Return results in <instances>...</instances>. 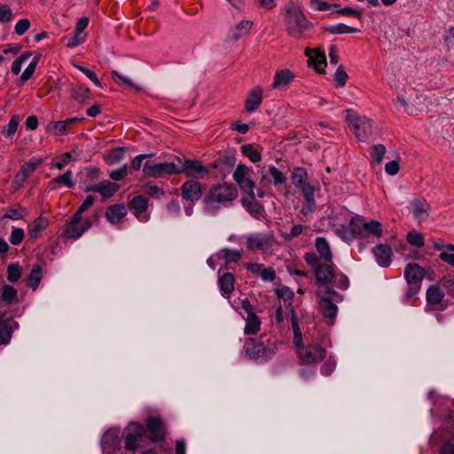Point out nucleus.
<instances>
[{"mask_svg": "<svg viewBox=\"0 0 454 454\" xmlns=\"http://www.w3.org/2000/svg\"><path fill=\"white\" fill-rule=\"evenodd\" d=\"M281 15L286 31L294 38H302L313 27L303 13L301 5L296 2L291 1L286 4L281 9Z\"/></svg>", "mask_w": 454, "mask_h": 454, "instance_id": "obj_1", "label": "nucleus"}, {"mask_svg": "<svg viewBox=\"0 0 454 454\" xmlns=\"http://www.w3.org/2000/svg\"><path fill=\"white\" fill-rule=\"evenodd\" d=\"M292 328L294 332V345L299 361L304 364H313L322 362L326 356L325 348L317 343H303L302 334L294 316L292 317Z\"/></svg>", "mask_w": 454, "mask_h": 454, "instance_id": "obj_2", "label": "nucleus"}, {"mask_svg": "<svg viewBox=\"0 0 454 454\" xmlns=\"http://www.w3.org/2000/svg\"><path fill=\"white\" fill-rule=\"evenodd\" d=\"M238 196L236 187L229 183L213 185L203 198V204L207 212L215 214L226 207Z\"/></svg>", "mask_w": 454, "mask_h": 454, "instance_id": "obj_3", "label": "nucleus"}, {"mask_svg": "<svg viewBox=\"0 0 454 454\" xmlns=\"http://www.w3.org/2000/svg\"><path fill=\"white\" fill-rule=\"evenodd\" d=\"M243 349L252 360L268 361L277 353L278 347L270 340L265 343L259 339L249 338L245 341Z\"/></svg>", "mask_w": 454, "mask_h": 454, "instance_id": "obj_4", "label": "nucleus"}, {"mask_svg": "<svg viewBox=\"0 0 454 454\" xmlns=\"http://www.w3.org/2000/svg\"><path fill=\"white\" fill-rule=\"evenodd\" d=\"M319 298V310L325 318L329 319L332 324L336 317L338 307L336 302L341 301V295L331 289L329 286H318L317 291Z\"/></svg>", "mask_w": 454, "mask_h": 454, "instance_id": "obj_5", "label": "nucleus"}, {"mask_svg": "<svg viewBox=\"0 0 454 454\" xmlns=\"http://www.w3.org/2000/svg\"><path fill=\"white\" fill-rule=\"evenodd\" d=\"M294 185L298 188L305 198L306 207L312 211L316 202L314 199L315 186L308 181V173L302 168H295L291 176Z\"/></svg>", "mask_w": 454, "mask_h": 454, "instance_id": "obj_6", "label": "nucleus"}, {"mask_svg": "<svg viewBox=\"0 0 454 454\" xmlns=\"http://www.w3.org/2000/svg\"><path fill=\"white\" fill-rule=\"evenodd\" d=\"M346 121L353 129L356 137L361 141L367 140L372 134V121L365 116H359L353 110L346 111Z\"/></svg>", "mask_w": 454, "mask_h": 454, "instance_id": "obj_7", "label": "nucleus"}, {"mask_svg": "<svg viewBox=\"0 0 454 454\" xmlns=\"http://www.w3.org/2000/svg\"><path fill=\"white\" fill-rule=\"evenodd\" d=\"M143 173L147 177L159 178L167 175L180 173V168L172 162L150 164L146 161L143 165Z\"/></svg>", "mask_w": 454, "mask_h": 454, "instance_id": "obj_8", "label": "nucleus"}, {"mask_svg": "<svg viewBox=\"0 0 454 454\" xmlns=\"http://www.w3.org/2000/svg\"><path fill=\"white\" fill-rule=\"evenodd\" d=\"M253 169L246 165L239 163L235 168L232 177L239 189L243 192H252L254 188V183L252 181Z\"/></svg>", "mask_w": 454, "mask_h": 454, "instance_id": "obj_9", "label": "nucleus"}, {"mask_svg": "<svg viewBox=\"0 0 454 454\" xmlns=\"http://www.w3.org/2000/svg\"><path fill=\"white\" fill-rule=\"evenodd\" d=\"M274 243V236L269 233H251L246 237V247L248 250L266 251Z\"/></svg>", "mask_w": 454, "mask_h": 454, "instance_id": "obj_10", "label": "nucleus"}, {"mask_svg": "<svg viewBox=\"0 0 454 454\" xmlns=\"http://www.w3.org/2000/svg\"><path fill=\"white\" fill-rule=\"evenodd\" d=\"M145 434L144 427L139 423H130L124 432L125 448L129 450H135L138 447V440Z\"/></svg>", "mask_w": 454, "mask_h": 454, "instance_id": "obj_11", "label": "nucleus"}, {"mask_svg": "<svg viewBox=\"0 0 454 454\" xmlns=\"http://www.w3.org/2000/svg\"><path fill=\"white\" fill-rule=\"evenodd\" d=\"M74 221V215L67 225L64 233L67 239H76L91 227V221L89 218L82 219V217L74 223H73Z\"/></svg>", "mask_w": 454, "mask_h": 454, "instance_id": "obj_12", "label": "nucleus"}, {"mask_svg": "<svg viewBox=\"0 0 454 454\" xmlns=\"http://www.w3.org/2000/svg\"><path fill=\"white\" fill-rule=\"evenodd\" d=\"M181 195L187 201H198L202 196L200 183L192 179L184 182L181 186Z\"/></svg>", "mask_w": 454, "mask_h": 454, "instance_id": "obj_13", "label": "nucleus"}, {"mask_svg": "<svg viewBox=\"0 0 454 454\" xmlns=\"http://www.w3.org/2000/svg\"><path fill=\"white\" fill-rule=\"evenodd\" d=\"M148 437L153 442H160L164 439L165 429L161 419L150 417L146 422Z\"/></svg>", "mask_w": 454, "mask_h": 454, "instance_id": "obj_14", "label": "nucleus"}, {"mask_svg": "<svg viewBox=\"0 0 454 454\" xmlns=\"http://www.w3.org/2000/svg\"><path fill=\"white\" fill-rule=\"evenodd\" d=\"M183 172L188 176L203 178L208 174V168L199 160H186L183 163L180 173Z\"/></svg>", "mask_w": 454, "mask_h": 454, "instance_id": "obj_15", "label": "nucleus"}, {"mask_svg": "<svg viewBox=\"0 0 454 454\" xmlns=\"http://www.w3.org/2000/svg\"><path fill=\"white\" fill-rule=\"evenodd\" d=\"M42 163L43 159L41 158L24 163L20 171L16 174L13 179V184H16L18 187L21 186L26 182L29 175L32 174Z\"/></svg>", "mask_w": 454, "mask_h": 454, "instance_id": "obj_16", "label": "nucleus"}, {"mask_svg": "<svg viewBox=\"0 0 454 454\" xmlns=\"http://www.w3.org/2000/svg\"><path fill=\"white\" fill-rule=\"evenodd\" d=\"M119 190V185L108 180L102 181L98 184L89 186L85 192H94L99 193L103 198L107 199L114 195Z\"/></svg>", "mask_w": 454, "mask_h": 454, "instance_id": "obj_17", "label": "nucleus"}, {"mask_svg": "<svg viewBox=\"0 0 454 454\" xmlns=\"http://www.w3.org/2000/svg\"><path fill=\"white\" fill-rule=\"evenodd\" d=\"M241 203L247 211L254 217L259 218L262 215L263 207L255 200L254 191L252 192H247V196L242 198Z\"/></svg>", "mask_w": 454, "mask_h": 454, "instance_id": "obj_18", "label": "nucleus"}, {"mask_svg": "<svg viewBox=\"0 0 454 454\" xmlns=\"http://www.w3.org/2000/svg\"><path fill=\"white\" fill-rule=\"evenodd\" d=\"M372 253L378 264L381 267H387L392 262L393 252L387 244H380L372 248Z\"/></svg>", "mask_w": 454, "mask_h": 454, "instance_id": "obj_19", "label": "nucleus"}, {"mask_svg": "<svg viewBox=\"0 0 454 454\" xmlns=\"http://www.w3.org/2000/svg\"><path fill=\"white\" fill-rule=\"evenodd\" d=\"M334 273L333 262L319 264L315 270L316 278L319 283V286H328L327 285L332 282Z\"/></svg>", "mask_w": 454, "mask_h": 454, "instance_id": "obj_20", "label": "nucleus"}, {"mask_svg": "<svg viewBox=\"0 0 454 454\" xmlns=\"http://www.w3.org/2000/svg\"><path fill=\"white\" fill-rule=\"evenodd\" d=\"M425 276V270L418 263H408L404 270V278L408 284H420Z\"/></svg>", "mask_w": 454, "mask_h": 454, "instance_id": "obj_21", "label": "nucleus"}, {"mask_svg": "<svg viewBox=\"0 0 454 454\" xmlns=\"http://www.w3.org/2000/svg\"><path fill=\"white\" fill-rule=\"evenodd\" d=\"M127 215V209L123 204H114L106 210V217L112 224L121 223Z\"/></svg>", "mask_w": 454, "mask_h": 454, "instance_id": "obj_22", "label": "nucleus"}, {"mask_svg": "<svg viewBox=\"0 0 454 454\" xmlns=\"http://www.w3.org/2000/svg\"><path fill=\"white\" fill-rule=\"evenodd\" d=\"M262 92L260 86H256L249 91L245 105L247 113H253L260 106L262 102Z\"/></svg>", "mask_w": 454, "mask_h": 454, "instance_id": "obj_23", "label": "nucleus"}, {"mask_svg": "<svg viewBox=\"0 0 454 454\" xmlns=\"http://www.w3.org/2000/svg\"><path fill=\"white\" fill-rule=\"evenodd\" d=\"M411 213L419 222L425 221L429 216L430 206L426 200H415L411 203Z\"/></svg>", "mask_w": 454, "mask_h": 454, "instance_id": "obj_24", "label": "nucleus"}, {"mask_svg": "<svg viewBox=\"0 0 454 454\" xmlns=\"http://www.w3.org/2000/svg\"><path fill=\"white\" fill-rule=\"evenodd\" d=\"M129 207L140 221L145 222L148 220L146 215L140 216L148 207V200L145 197L141 195L134 197L129 202Z\"/></svg>", "mask_w": 454, "mask_h": 454, "instance_id": "obj_25", "label": "nucleus"}, {"mask_svg": "<svg viewBox=\"0 0 454 454\" xmlns=\"http://www.w3.org/2000/svg\"><path fill=\"white\" fill-rule=\"evenodd\" d=\"M294 79V74L289 69H281L276 72L274 75V80L272 83V88L274 89H283L286 88L293 80Z\"/></svg>", "mask_w": 454, "mask_h": 454, "instance_id": "obj_26", "label": "nucleus"}, {"mask_svg": "<svg viewBox=\"0 0 454 454\" xmlns=\"http://www.w3.org/2000/svg\"><path fill=\"white\" fill-rule=\"evenodd\" d=\"M217 284L223 295L230 294L234 290L235 277L232 273H223L218 278Z\"/></svg>", "mask_w": 454, "mask_h": 454, "instance_id": "obj_27", "label": "nucleus"}, {"mask_svg": "<svg viewBox=\"0 0 454 454\" xmlns=\"http://www.w3.org/2000/svg\"><path fill=\"white\" fill-rule=\"evenodd\" d=\"M306 54L309 57V61L314 65L315 69L319 73L324 72L325 67H326L325 53L319 50H309Z\"/></svg>", "mask_w": 454, "mask_h": 454, "instance_id": "obj_28", "label": "nucleus"}, {"mask_svg": "<svg viewBox=\"0 0 454 454\" xmlns=\"http://www.w3.org/2000/svg\"><path fill=\"white\" fill-rule=\"evenodd\" d=\"M118 444V434L114 430L106 431L101 438V445L105 451H113Z\"/></svg>", "mask_w": 454, "mask_h": 454, "instance_id": "obj_29", "label": "nucleus"}, {"mask_svg": "<svg viewBox=\"0 0 454 454\" xmlns=\"http://www.w3.org/2000/svg\"><path fill=\"white\" fill-rule=\"evenodd\" d=\"M253 23L250 20H243L237 24L234 29L229 32V37L232 41H237L247 35L252 27Z\"/></svg>", "mask_w": 454, "mask_h": 454, "instance_id": "obj_30", "label": "nucleus"}, {"mask_svg": "<svg viewBox=\"0 0 454 454\" xmlns=\"http://www.w3.org/2000/svg\"><path fill=\"white\" fill-rule=\"evenodd\" d=\"M215 256L219 260H223L226 263L238 262L242 254L239 250L223 248L219 250Z\"/></svg>", "mask_w": 454, "mask_h": 454, "instance_id": "obj_31", "label": "nucleus"}, {"mask_svg": "<svg viewBox=\"0 0 454 454\" xmlns=\"http://www.w3.org/2000/svg\"><path fill=\"white\" fill-rule=\"evenodd\" d=\"M381 235L382 228L381 223L379 221H366V219H364L362 237L373 236L380 238Z\"/></svg>", "mask_w": 454, "mask_h": 454, "instance_id": "obj_32", "label": "nucleus"}, {"mask_svg": "<svg viewBox=\"0 0 454 454\" xmlns=\"http://www.w3.org/2000/svg\"><path fill=\"white\" fill-rule=\"evenodd\" d=\"M49 224L46 217L39 216L28 227V235L31 239H35L39 237V233L43 231Z\"/></svg>", "mask_w": 454, "mask_h": 454, "instance_id": "obj_33", "label": "nucleus"}, {"mask_svg": "<svg viewBox=\"0 0 454 454\" xmlns=\"http://www.w3.org/2000/svg\"><path fill=\"white\" fill-rule=\"evenodd\" d=\"M364 219L365 218L356 215L350 216L347 220V223L349 225V229L353 234L354 239L363 236Z\"/></svg>", "mask_w": 454, "mask_h": 454, "instance_id": "obj_34", "label": "nucleus"}, {"mask_svg": "<svg viewBox=\"0 0 454 454\" xmlns=\"http://www.w3.org/2000/svg\"><path fill=\"white\" fill-rule=\"evenodd\" d=\"M316 247L321 257L324 258L326 262L332 263V251L329 243L325 238L319 237L316 239Z\"/></svg>", "mask_w": 454, "mask_h": 454, "instance_id": "obj_35", "label": "nucleus"}, {"mask_svg": "<svg viewBox=\"0 0 454 454\" xmlns=\"http://www.w3.org/2000/svg\"><path fill=\"white\" fill-rule=\"evenodd\" d=\"M261 321L254 313H249L246 319L245 334H255L259 332Z\"/></svg>", "mask_w": 454, "mask_h": 454, "instance_id": "obj_36", "label": "nucleus"}, {"mask_svg": "<svg viewBox=\"0 0 454 454\" xmlns=\"http://www.w3.org/2000/svg\"><path fill=\"white\" fill-rule=\"evenodd\" d=\"M434 248L437 250H442V253L440 254L441 260L454 267V246L448 245L446 247H443L435 244Z\"/></svg>", "mask_w": 454, "mask_h": 454, "instance_id": "obj_37", "label": "nucleus"}, {"mask_svg": "<svg viewBox=\"0 0 454 454\" xmlns=\"http://www.w3.org/2000/svg\"><path fill=\"white\" fill-rule=\"evenodd\" d=\"M444 294L442 289L437 286H431L427 292V301L429 304H439Z\"/></svg>", "mask_w": 454, "mask_h": 454, "instance_id": "obj_38", "label": "nucleus"}, {"mask_svg": "<svg viewBox=\"0 0 454 454\" xmlns=\"http://www.w3.org/2000/svg\"><path fill=\"white\" fill-rule=\"evenodd\" d=\"M42 279V268L40 265H34L32 270L27 279V285L33 290H35Z\"/></svg>", "mask_w": 454, "mask_h": 454, "instance_id": "obj_39", "label": "nucleus"}, {"mask_svg": "<svg viewBox=\"0 0 454 454\" xmlns=\"http://www.w3.org/2000/svg\"><path fill=\"white\" fill-rule=\"evenodd\" d=\"M79 158V153L76 151L67 152L60 155L54 163V167L58 169H62L71 160H77Z\"/></svg>", "mask_w": 454, "mask_h": 454, "instance_id": "obj_40", "label": "nucleus"}, {"mask_svg": "<svg viewBox=\"0 0 454 454\" xmlns=\"http://www.w3.org/2000/svg\"><path fill=\"white\" fill-rule=\"evenodd\" d=\"M333 229L335 234L343 241L351 242L355 239L348 224H333Z\"/></svg>", "mask_w": 454, "mask_h": 454, "instance_id": "obj_41", "label": "nucleus"}, {"mask_svg": "<svg viewBox=\"0 0 454 454\" xmlns=\"http://www.w3.org/2000/svg\"><path fill=\"white\" fill-rule=\"evenodd\" d=\"M16 299L17 291L15 290V288L8 285L4 286V287L2 288L0 298L1 302L12 304L16 301Z\"/></svg>", "mask_w": 454, "mask_h": 454, "instance_id": "obj_42", "label": "nucleus"}, {"mask_svg": "<svg viewBox=\"0 0 454 454\" xmlns=\"http://www.w3.org/2000/svg\"><path fill=\"white\" fill-rule=\"evenodd\" d=\"M241 152L254 163L260 161L262 159L261 153L250 144L242 145Z\"/></svg>", "mask_w": 454, "mask_h": 454, "instance_id": "obj_43", "label": "nucleus"}, {"mask_svg": "<svg viewBox=\"0 0 454 454\" xmlns=\"http://www.w3.org/2000/svg\"><path fill=\"white\" fill-rule=\"evenodd\" d=\"M385 153L386 147L383 145L378 144L373 145L370 152L371 161L376 164L381 163Z\"/></svg>", "mask_w": 454, "mask_h": 454, "instance_id": "obj_44", "label": "nucleus"}, {"mask_svg": "<svg viewBox=\"0 0 454 454\" xmlns=\"http://www.w3.org/2000/svg\"><path fill=\"white\" fill-rule=\"evenodd\" d=\"M67 127L63 121H51L47 124L46 131L54 136H61L67 133Z\"/></svg>", "mask_w": 454, "mask_h": 454, "instance_id": "obj_45", "label": "nucleus"}, {"mask_svg": "<svg viewBox=\"0 0 454 454\" xmlns=\"http://www.w3.org/2000/svg\"><path fill=\"white\" fill-rule=\"evenodd\" d=\"M269 173L271 176L272 180L267 181L272 183L274 185L283 184L286 182V176L285 174L275 166L269 167Z\"/></svg>", "mask_w": 454, "mask_h": 454, "instance_id": "obj_46", "label": "nucleus"}, {"mask_svg": "<svg viewBox=\"0 0 454 454\" xmlns=\"http://www.w3.org/2000/svg\"><path fill=\"white\" fill-rule=\"evenodd\" d=\"M113 80L119 85H127L130 88L135 89L136 90H139L140 87L137 86L132 82V81L127 76L122 75L120 72L116 70H113L111 72Z\"/></svg>", "mask_w": 454, "mask_h": 454, "instance_id": "obj_47", "label": "nucleus"}, {"mask_svg": "<svg viewBox=\"0 0 454 454\" xmlns=\"http://www.w3.org/2000/svg\"><path fill=\"white\" fill-rule=\"evenodd\" d=\"M86 34L77 32L74 30V34L72 35H68L65 38L66 40V45L68 48H74L81 43H82L85 41Z\"/></svg>", "mask_w": 454, "mask_h": 454, "instance_id": "obj_48", "label": "nucleus"}, {"mask_svg": "<svg viewBox=\"0 0 454 454\" xmlns=\"http://www.w3.org/2000/svg\"><path fill=\"white\" fill-rule=\"evenodd\" d=\"M20 123V117L18 115H13L8 124L3 129V135L6 137H12L17 130V128Z\"/></svg>", "mask_w": 454, "mask_h": 454, "instance_id": "obj_49", "label": "nucleus"}, {"mask_svg": "<svg viewBox=\"0 0 454 454\" xmlns=\"http://www.w3.org/2000/svg\"><path fill=\"white\" fill-rule=\"evenodd\" d=\"M406 239L409 242V244L416 247H424L425 244L423 235L414 230L407 233Z\"/></svg>", "mask_w": 454, "mask_h": 454, "instance_id": "obj_50", "label": "nucleus"}, {"mask_svg": "<svg viewBox=\"0 0 454 454\" xmlns=\"http://www.w3.org/2000/svg\"><path fill=\"white\" fill-rule=\"evenodd\" d=\"M72 97L78 102H83L90 98V90L79 86L72 90Z\"/></svg>", "mask_w": 454, "mask_h": 454, "instance_id": "obj_51", "label": "nucleus"}, {"mask_svg": "<svg viewBox=\"0 0 454 454\" xmlns=\"http://www.w3.org/2000/svg\"><path fill=\"white\" fill-rule=\"evenodd\" d=\"M329 33L333 35H339V34H352L356 33L357 31L356 28H354L352 27L347 26L345 24H337L331 26L327 27L326 29Z\"/></svg>", "mask_w": 454, "mask_h": 454, "instance_id": "obj_52", "label": "nucleus"}, {"mask_svg": "<svg viewBox=\"0 0 454 454\" xmlns=\"http://www.w3.org/2000/svg\"><path fill=\"white\" fill-rule=\"evenodd\" d=\"M124 157V149L121 147L115 148L108 153L106 156V161L109 165L119 162Z\"/></svg>", "mask_w": 454, "mask_h": 454, "instance_id": "obj_53", "label": "nucleus"}, {"mask_svg": "<svg viewBox=\"0 0 454 454\" xmlns=\"http://www.w3.org/2000/svg\"><path fill=\"white\" fill-rule=\"evenodd\" d=\"M51 184H63L65 186L72 188L74 185V183L72 180V171L67 170L63 175L54 177L51 181Z\"/></svg>", "mask_w": 454, "mask_h": 454, "instance_id": "obj_54", "label": "nucleus"}, {"mask_svg": "<svg viewBox=\"0 0 454 454\" xmlns=\"http://www.w3.org/2000/svg\"><path fill=\"white\" fill-rule=\"evenodd\" d=\"M93 203H94V197L91 195L87 196L86 199L84 200V201L79 207L78 210L75 212L74 221L73 223H74L79 219H81L82 213L87 211L93 205Z\"/></svg>", "mask_w": 454, "mask_h": 454, "instance_id": "obj_55", "label": "nucleus"}, {"mask_svg": "<svg viewBox=\"0 0 454 454\" xmlns=\"http://www.w3.org/2000/svg\"><path fill=\"white\" fill-rule=\"evenodd\" d=\"M74 67L80 70L82 74H84L97 87H103L97 74L93 71L78 64H75Z\"/></svg>", "mask_w": 454, "mask_h": 454, "instance_id": "obj_56", "label": "nucleus"}, {"mask_svg": "<svg viewBox=\"0 0 454 454\" xmlns=\"http://www.w3.org/2000/svg\"><path fill=\"white\" fill-rule=\"evenodd\" d=\"M24 237H25V232H24L23 229L12 228L10 237H9V241L11 242L12 245L18 246L22 242Z\"/></svg>", "mask_w": 454, "mask_h": 454, "instance_id": "obj_57", "label": "nucleus"}, {"mask_svg": "<svg viewBox=\"0 0 454 454\" xmlns=\"http://www.w3.org/2000/svg\"><path fill=\"white\" fill-rule=\"evenodd\" d=\"M8 273V281L14 283L16 282L21 276V269L19 264H10L7 267Z\"/></svg>", "mask_w": 454, "mask_h": 454, "instance_id": "obj_58", "label": "nucleus"}, {"mask_svg": "<svg viewBox=\"0 0 454 454\" xmlns=\"http://www.w3.org/2000/svg\"><path fill=\"white\" fill-rule=\"evenodd\" d=\"M332 282L340 289H347L349 286L348 278L341 272L334 273Z\"/></svg>", "mask_w": 454, "mask_h": 454, "instance_id": "obj_59", "label": "nucleus"}, {"mask_svg": "<svg viewBox=\"0 0 454 454\" xmlns=\"http://www.w3.org/2000/svg\"><path fill=\"white\" fill-rule=\"evenodd\" d=\"M30 52L22 53L16 60L12 62V72L14 74H18L21 70L23 63L26 62L30 58Z\"/></svg>", "mask_w": 454, "mask_h": 454, "instance_id": "obj_60", "label": "nucleus"}, {"mask_svg": "<svg viewBox=\"0 0 454 454\" xmlns=\"http://www.w3.org/2000/svg\"><path fill=\"white\" fill-rule=\"evenodd\" d=\"M26 209L22 207L9 208L7 212L4 214V217L12 220H20L22 219L26 215Z\"/></svg>", "mask_w": 454, "mask_h": 454, "instance_id": "obj_61", "label": "nucleus"}, {"mask_svg": "<svg viewBox=\"0 0 454 454\" xmlns=\"http://www.w3.org/2000/svg\"><path fill=\"white\" fill-rule=\"evenodd\" d=\"M13 19V13L7 4L0 5V23L10 22Z\"/></svg>", "mask_w": 454, "mask_h": 454, "instance_id": "obj_62", "label": "nucleus"}, {"mask_svg": "<svg viewBox=\"0 0 454 454\" xmlns=\"http://www.w3.org/2000/svg\"><path fill=\"white\" fill-rule=\"evenodd\" d=\"M144 192L152 198L160 199L164 195L163 191L156 185H145Z\"/></svg>", "mask_w": 454, "mask_h": 454, "instance_id": "obj_63", "label": "nucleus"}, {"mask_svg": "<svg viewBox=\"0 0 454 454\" xmlns=\"http://www.w3.org/2000/svg\"><path fill=\"white\" fill-rule=\"evenodd\" d=\"M30 27V21L27 19L20 20L14 27V31L18 35H24Z\"/></svg>", "mask_w": 454, "mask_h": 454, "instance_id": "obj_64", "label": "nucleus"}]
</instances>
